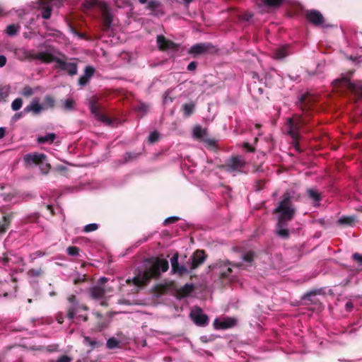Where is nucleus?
Returning <instances> with one entry per match:
<instances>
[{
	"label": "nucleus",
	"instance_id": "f257e3e1",
	"mask_svg": "<svg viewBox=\"0 0 362 362\" xmlns=\"http://www.w3.org/2000/svg\"><path fill=\"white\" fill-rule=\"evenodd\" d=\"M148 265H146L143 270H139L132 279H127V283L131 282L138 287L146 286L152 279H158L160 276V272H165L169 268L168 260L160 258H156L154 260L149 259Z\"/></svg>",
	"mask_w": 362,
	"mask_h": 362
},
{
	"label": "nucleus",
	"instance_id": "f03ea898",
	"mask_svg": "<svg viewBox=\"0 0 362 362\" xmlns=\"http://www.w3.org/2000/svg\"><path fill=\"white\" fill-rule=\"evenodd\" d=\"M19 52H22L23 54V59H39L44 63L55 62V68L59 69L63 71H66L70 76H74L78 72V65L74 62H66L65 56H62V58H59L54 54V53L46 51L40 52L37 54H32L30 52L21 49L18 50Z\"/></svg>",
	"mask_w": 362,
	"mask_h": 362
},
{
	"label": "nucleus",
	"instance_id": "7ed1b4c3",
	"mask_svg": "<svg viewBox=\"0 0 362 362\" xmlns=\"http://www.w3.org/2000/svg\"><path fill=\"white\" fill-rule=\"evenodd\" d=\"M291 198L292 194L290 192H285L274 209V214L279 222L277 226H281L294 217L296 209L291 203Z\"/></svg>",
	"mask_w": 362,
	"mask_h": 362
},
{
	"label": "nucleus",
	"instance_id": "20e7f679",
	"mask_svg": "<svg viewBox=\"0 0 362 362\" xmlns=\"http://www.w3.org/2000/svg\"><path fill=\"white\" fill-rule=\"evenodd\" d=\"M84 6L86 9H91L95 7L99 9L102 13L104 26L107 29L110 27L112 24V15L107 4L97 0L95 1H87L85 3Z\"/></svg>",
	"mask_w": 362,
	"mask_h": 362
},
{
	"label": "nucleus",
	"instance_id": "39448f33",
	"mask_svg": "<svg viewBox=\"0 0 362 362\" xmlns=\"http://www.w3.org/2000/svg\"><path fill=\"white\" fill-rule=\"evenodd\" d=\"M334 85L344 86L362 100V82L352 83L349 78H343L336 80Z\"/></svg>",
	"mask_w": 362,
	"mask_h": 362
},
{
	"label": "nucleus",
	"instance_id": "423d86ee",
	"mask_svg": "<svg viewBox=\"0 0 362 362\" xmlns=\"http://www.w3.org/2000/svg\"><path fill=\"white\" fill-rule=\"evenodd\" d=\"M69 305L67 306V317L69 320H73L76 313L80 310H87L88 307L80 304L75 295H71L68 299Z\"/></svg>",
	"mask_w": 362,
	"mask_h": 362
},
{
	"label": "nucleus",
	"instance_id": "0eeeda50",
	"mask_svg": "<svg viewBox=\"0 0 362 362\" xmlns=\"http://www.w3.org/2000/svg\"><path fill=\"white\" fill-rule=\"evenodd\" d=\"M303 122H304L303 119L300 117L289 118L288 119V133L294 141H297L298 139L299 129L300 125L303 124Z\"/></svg>",
	"mask_w": 362,
	"mask_h": 362
},
{
	"label": "nucleus",
	"instance_id": "6e6552de",
	"mask_svg": "<svg viewBox=\"0 0 362 362\" xmlns=\"http://www.w3.org/2000/svg\"><path fill=\"white\" fill-rule=\"evenodd\" d=\"M245 164L244 160L240 156L232 158L226 166V170L233 174L242 172Z\"/></svg>",
	"mask_w": 362,
	"mask_h": 362
},
{
	"label": "nucleus",
	"instance_id": "1a4fd4ad",
	"mask_svg": "<svg viewBox=\"0 0 362 362\" xmlns=\"http://www.w3.org/2000/svg\"><path fill=\"white\" fill-rule=\"evenodd\" d=\"M204 250H197L191 257L190 269H195L202 265L206 259Z\"/></svg>",
	"mask_w": 362,
	"mask_h": 362
},
{
	"label": "nucleus",
	"instance_id": "9d476101",
	"mask_svg": "<svg viewBox=\"0 0 362 362\" xmlns=\"http://www.w3.org/2000/svg\"><path fill=\"white\" fill-rule=\"evenodd\" d=\"M190 317L198 326L204 327L209 323L208 316L203 313L202 310L199 308L196 311H192L190 313Z\"/></svg>",
	"mask_w": 362,
	"mask_h": 362
},
{
	"label": "nucleus",
	"instance_id": "9b49d317",
	"mask_svg": "<svg viewBox=\"0 0 362 362\" xmlns=\"http://www.w3.org/2000/svg\"><path fill=\"white\" fill-rule=\"evenodd\" d=\"M24 160L27 165H43L46 161V156L43 153H28L25 156Z\"/></svg>",
	"mask_w": 362,
	"mask_h": 362
},
{
	"label": "nucleus",
	"instance_id": "f8f14e48",
	"mask_svg": "<svg viewBox=\"0 0 362 362\" xmlns=\"http://www.w3.org/2000/svg\"><path fill=\"white\" fill-rule=\"evenodd\" d=\"M158 46L161 50H175L177 49V45L170 40H167L163 35H158L157 37Z\"/></svg>",
	"mask_w": 362,
	"mask_h": 362
},
{
	"label": "nucleus",
	"instance_id": "ddd939ff",
	"mask_svg": "<svg viewBox=\"0 0 362 362\" xmlns=\"http://www.w3.org/2000/svg\"><path fill=\"white\" fill-rule=\"evenodd\" d=\"M44 110L43 105L40 103V99L35 98L30 103V104L26 106L24 110V113H28L32 112L34 115L40 113Z\"/></svg>",
	"mask_w": 362,
	"mask_h": 362
},
{
	"label": "nucleus",
	"instance_id": "4468645a",
	"mask_svg": "<svg viewBox=\"0 0 362 362\" xmlns=\"http://www.w3.org/2000/svg\"><path fill=\"white\" fill-rule=\"evenodd\" d=\"M237 320L235 318L228 317L222 321L216 319L214 321V326L215 329H226L234 327L236 325Z\"/></svg>",
	"mask_w": 362,
	"mask_h": 362
},
{
	"label": "nucleus",
	"instance_id": "2eb2a0df",
	"mask_svg": "<svg viewBox=\"0 0 362 362\" xmlns=\"http://www.w3.org/2000/svg\"><path fill=\"white\" fill-rule=\"evenodd\" d=\"M307 18L309 21L315 25H322L324 18L317 11L310 10L307 12Z\"/></svg>",
	"mask_w": 362,
	"mask_h": 362
},
{
	"label": "nucleus",
	"instance_id": "dca6fc26",
	"mask_svg": "<svg viewBox=\"0 0 362 362\" xmlns=\"http://www.w3.org/2000/svg\"><path fill=\"white\" fill-rule=\"evenodd\" d=\"M211 45L209 43H200L193 45L190 49L189 52L192 54H199L204 53L209 50L211 47Z\"/></svg>",
	"mask_w": 362,
	"mask_h": 362
},
{
	"label": "nucleus",
	"instance_id": "f3484780",
	"mask_svg": "<svg viewBox=\"0 0 362 362\" xmlns=\"http://www.w3.org/2000/svg\"><path fill=\"white\" fill-rule=\"evenodd\" d=\"M194 286L192 284H186L182 287L177 290V297L178 298H183L187 297L194 291Z\"/></svg>",
	"mask_w": 362,
	"mask_h": 362
},
{
	"label": "nucleus",
	"instance_id": "a211bd4d",
	"mask_svg": "<svg viewBox=\"0 0 362 362\" xmlns=\"http://www.w3.org/2000/svg\"><path fill=\"white\" fill-rule=\"evenodd\" d=\"M288 49V45H285L278 47L273 54V58L275 59H283L290 54Z\"/></svg>",
	"mask_w": 362,
	"mask_h": 362
},
{
	"label": "nucleus",
	"instance_id": "6ab92c4d",
	"mask_svg": "<svg viewBox=\"0 0 362 362\" xmlns=\"http://www.w3.org/2000/svg\"><path fill=\"white\" fill-rule=\"evenodd\" d=\"M83 344L90 346L88 352H90L93 349L100 347L101 346H103V342L97 341L95 339H92L90 337L83 336Z\"/></svg>",
	"mask_w": 362,
	"mask_h": 362
},
{
	"label": "nucleus",
	"instance_id": "aec40b11",
	"mask_svg": "<svg viewBox=\"0 0 362 362\" xmlns=\"http://www.w3.org/2000/svg\"><path fill=\"white\" fill-rule=\"evenodd\" d=\"M89 107H90V110L91 111L92 114H93L98 120L102 121L105 123H107V124L110 123V122H109L108 119L106 117V116H105L103 114H100L99 112V111L98 110L97 105L94 101L90 102Z\"/></svg>",
	"mask_w": 362,
	"mask_h": 362
},
{
	"label": "nucleus",
	"instance_id": "412c9836",
	"mask_svg": "<svg viewBox=\"0 0 362 362\" xmlns=\"http://www.w3.org/2000/svg\"><path fill=\"white\" fill-rule=\"evenodd\" d=\"M90 296L94 299H100L104 297L105 291L103 288L95 286L90 289Z\"/></svg>",
	"mask_w": 362,
	"mask_h": 362
},
{
	"label": "nucleus",
	"instance_id": "4be33fe9",
	"mask_svg": "<svg viewBox=\"0 0 362 362\" xmlns=\"http://www.w3.org/2000/svg\"><path fill=\"white\" fill-rule=\"evenodd\" d=\"M2 197L4 201L6 202H11L13 204L18 203L21 199V197L15 192L3 194Z\"/></svg>",
	"mask_w": 362,
	"mask_h": 362
},
{
	"label": "nucleus",
	"instance_id": "5701e85b",
	"mask_svg": "<svg viewBox=\"0 0 362 362\" xmlns=\"http://www.w3.org/2000/svg\"><path fill=\"white\" fill-rule=\"evenodd\" d=\"M56 138L54 133H48L45 136H38L37 141L39 144L52 143Z\"/></svg>",
	"mask_w": 362,
	"mask_h": 362
},
{
	"label": "nucleus",
	"instance_id": "b1692460",
	"mask_svg": "<svg viewBox=\"0 0 362 362\" xmlns=\"http://www.w3.org/2000/svg\"><path fill=\"white\" fill-rule=\"evenodd\" d=\"M206 135L205 129L202 128L200 126H196L193 129V136L195 139H201Z\"/></svg>",
	"mask_w": 362,
	"mask_h": 362
},
{
	"label": "nucleus",
	"instance_id": "393cba45",
	"mask_svg": "<svg viewBox=\"0 0 362 362\" xmlns=\"http://www.w3.org/2000/svg\"><path fill=\"white\" fill-rule=\"evenodd\" d=\"M338 223L341 225H351L355 224L356 217L355 216H343L338 220Z\"/></svg>",
	"mask_w": 362,
	"mask_h": 362
},
{
	"label": "nucleus",
	"instance_id": "a878e982",
	"mask_svg": "<svg viewBox=\"0 0 362 362\" xmlns=\"http://www.w3.org/2000/svg\"><path fill=\"white\" fill-rule=\"evenodd\" d=\"M168 287L167 284H156L153 287V291L157 295H163L167 293Z\"/></svg>",
	"mask_w": 362,
	"mask_h": 362
},
{
	"label": "nucleus",
	"instance_id": "bb28decb",
	"mask_svg": "<svg viewBox=\"0 0 362 362\" xmlns=\"http://www.w3.org/2000/svg\"><path fill=\"white\" fill-rule=\"evenodd\" d=\"M179 255L177 252L175 253L170 259L172 272L175 273L179 267L180 266L178 262Z\"/></svg>",
	"mask_w": 362,
	"mask_h": 362
},
{
	"label": "nucleus",
	"instance_id": "cd10ccee",
	"mask_svg": "<svg viewBox=\"0 0 362 362\" xmlns=\"http://www.w3.org/2000/svg\"><path fill=\"white\" fill-rule=\"evenodd\" d=\"M11 216L6 215L0 210V226H7L11 223Z\"/></svg>",
	"mask_w": 362,
	"mask_h": 362
},
{
	"label": "nucleus",
	"instance_id": "c85d7f7f",
	"mask_svg": "<svg viewBox=\"0 0 362 362\" xmlns=\"http://www.w3.org/2000/svg\"><path fill=\"white\" fill-rule=\"evenodd\" d=\"M317 292L316 291H310L307 293H305L303 299L305 300L310 301L311 303H313L316 304L317 303V300L316 298Z\"/></svg>",
	"mask_w": 362,
	"mask_h": 362
},
{
	"label": "nucleus",
	"instance_id": "c756f323",
	"mask_svg": "<svg viewBox=\"0 0 362 362\" xmlns=\"http://www.w3.org/2000/svg\"><path fill=\"white\" fill-rule=\"evenodd\" d=\"M308 194L309 197L313 200L315 204H317L320 200V194L313 189H309L308 190Z\"/></svg>",
	"mask_w": 362,
	"mask_h": 362
},
{
	"label": "nucleus",
	"instance_id": "7c9ffc66",
	"mask_svg": "<svg viewBox=\"0 0 362 362\" xmlns=\"http://www.w3.org/2000/svg\"><path fill=\"white\" fill-rule=\"evenodd\" d=\"M55 103L54 99L49 95H47L45 97V103H44V110L47 108L53 107Z\"/></svg>",
	"mask_w": 362,
	"mask_h": 362
},
{
	"label": "nucleus",
	"instance_id": "2f4dec72",
	"mask_svg": "<svg viewBox=\"0 0 362 362\" xmlns=\"http://www.w3.org/2000/svg\"><path fill=\"white\" fill-rule=\"evenodd\" d=\"M255 256V252L252 250H250L243 255L242 259L243 261L251 264L254 261Z\"/></svg>",
	"mask_w": 362,
	"mask_h": 362
},
{
	"label": "nucleus",
	"instance_id": "473e14b6",
	"mask_svg": "<svg viewBox=\"0 0 362 362\" xmlns=\"http://www.w3.org/2000/svg\"><path fill=\"white\" fill-rule=\"evenodd\" d=\"M119 341L115 337L107 339L106 346L109 349H113L119 346Z\"/></svg>",
	"mask_w": 362,
	"mask_h": 362
},
{
	"label": "nucleus",
	"instance_id": "72a5a7b5",
	"mask_svg": "<svg viewBox=\"0 0 362 362\" xmlns=\"http://www.w3.org/2000/svg\"><path fill=\"white\" fill-rule=\"evenodd\" d=\"M43 271L41 268L30 269L27 272V274L30 277H37L42 274Z\"/></svg>",
	"mask_w": 362,
	"mask_h": 362
},
{
	"label": "nucleus",
	"instance_id": "f704fd0d",
	"mask_svg": "<svg viewBox=\"0 0 362 362\" xmlns=\"http://www.w3.org/2000/svg\"><path fill=\"white\" fill-rule=\"evenodd\" d=\"M267 6L276 7L279 6L283 1V0H260Z\"/></svg>",
	"mask_w": 362,
	"mask_h": 362
},
{
	"label": "nucleus",
	"instance_id": "c9c22d12",
	"mask_svg": "<svg viewBox=\"0 0 362 362\" xmlns=\"http://www.w3.org/2000/svg\"><path fill=\"white\" fill-rule=\"evenodd\" d=\"M74 100L72 98H67L64 101V108L66 110H71L74 108Z\"/></svg>",
	"mask_w": 362,
	"mask_h": 362
},
{
	"label": "nucleus",
	"instance_id": "e433bc0d",
	"mask_svg": "<svg viewBox=\"0 0 362 362\" xmlns=\"http://www.w3.org/2000/svg\"><path fill=\"white\" fill-rule=\"evenodd\" d=\"M18 30H19V26L13 25V24L9 25L6 28V33L8 35L12 36V35H16L18 32Z\"/></svg>",
	"mask_w": 362,
	"mask_h": 362
},
{
	"label": "nucleus",
	"instance_id": "4c0bfd02",
	"mask_svg": "<svg viewBox=\"0 0 362 362\" xmlns=\"http://www.w3.org/2000/svg\"><path fill=\"white\" fill-rule=\"evenodd\" d=\"M194 109V105L193 103H185L183 105V110L185 115L189 116L191 115Z\"/></svg>",
	"mask_w": 362,
	"mask_h": 362
},
{
	"label": "nucleus",
	"instance_id": "58836bf2",
	"mask_svg": "<svg viewBox=\"0 0 362 362\" xmlns=\"http://www.w3.org/2000/svg\"><path fill=\"white\" fill-rule=\"evenodd\" d=\"M10 93V86H4L0 88V98L5 99Z\"/></svg>",
	"mask_w": 362,
	"mask_h": 362
},
{
	"label": "nucleus",
	"instance_id": "ea45409f",
	"mask_svg": "<svg viewBox=\"0 0 362 362\" xmlns=\"http://www.w3.org/2000/svg\"><path fill=\"white\" fill-rule=\"evenodd\" d=\"M173 92L172 89L168 90L163 97V103L168 104L172 103L175 98V97L171 96V93Z\"/></svg>",
	"mask_w": 362,
	"mask_h": 362
},
{
	"label": "nucleus",
	"instance_id": "a19ab883",
	"mask_svg": "<svg viewBox=\"0 0 362 362\" xmlns=\"http://www.w3.org/2000/svg\"><path fill=\"white\" fill-rule=\"evenodd\" d=\"M276 234L283 238H287L289 235V232L286 228H280L276 230Z\"/></svg>",
	"mask_w": 362,
	"mask_h": 362
},
{
	"label": "nucleus",
	"instance_id": "79ce46f5",
	"mask_svg": "<svg viewBox=\"0 0 362 362\" xmlns=\"http://www.w3.org/2000/svg\"><path fill=\"white\" fill-rule=\"evenodd\" d=\"M23 101L21 98L15 99L11 103V108L14 111L20 110L22 107Z\"/></svg>",
	"mask_w": 362,
	"mask_h": 362
},
{
	"label": "nucleus",
	"instance_id": "37998d69",
	"mask_svg": "<svg viewBox=\"0 0 362 362\" xmlns=\"http://www.w3.org/2000/svg\"><path fill=\"white\" fill-rule=\"evenodd\" d=\"M67 253L70 256H78L79 255V248L76 246H70L67 247Z\"/></svg>",
	"mask_w": 362,
	"mask_h": 362
},
{
	"label": "nucleus",
	"instance_id": "c03bdc74",
	"mask_svg": "<svg viewBox=\"0 0 362 362\" xmlns=\"http://www.w3.org/2000/svg\"><path fill=\"white\" fill-rule=\"evenodd\" d=\"M107 325L104 321H99L95 325V330L98 332H101L105 327H107Z\"/></svg>",
	"mask_w": 362,
	"mask_h": 362
},
{
	"label": "nucleus",
	"instance_id": "a18cd8bd",
	"mask_svg": "<svg viewBox=\"0 0 362 362\" xmlns=\"http://www.w3.org/2000/svg\"><path fill=\"white\" fill-rule=\"evenodd\" d=\"M94 73L95 69L91 66H88L86 67L83 74H85L87 77L90 78L94 74Z\"/></svg>",
	"mask_w": 362,
	"mask_h": 362
},
{
	"label": "nucleus",
	"instance_id": "49530a36",
	"mask_svg": "<svg viewBox=\"0 0 362 362\" xmlns=\"http://www.w3.org/2000/svg\"><path fill=\"white\" fill-rule=\"evenodd\" d=\"M352 259L356 262L359 266H362V255L358 252L352 255Z\"/></svg>",
	"mask_w": 362,
	"mask_h": 362
},
{
	"label": "nucleus",
	"instance_id": "de8ad7c7",
	"mask_svg": "<svg viewBox=\"0 0 362 362\" xmlns=\"http://www.w3.org/2000/svg\"><path fill=\"white\" fill-rule=\"evenodd\" d=\"M189 273V270L185 265H180L175 274H178L180 276H183Z\"/></svg>",
	"mask_w": 362,
	"mask_h": 362
},
{
	"label": "nucleus",
	"instance_id": "09e8293b",
	"mask_svg": "<svg viewBox=\"0 0 362 362\" xmlns=\"http://www.w3.org/2000/svg\"><path fill=\"white\" fill-rule=\"evenodd\" d=\"M233 272V269L231 267H228L226 270L221 271L220 274V276L221 279H227L230 276Z\"/></svg>",
	"mask_w": 362,
	"mask_h": 362
},
{
	"label": "nucleus",
	"instance_id": "8fccbe9b",
	"mask_svg": "<svg viewBox=\"0 0 362 362\" xmlns=\"http://www.w3.org/2000/svg\"><path fill=\"white\" fill-rule=\"evenodd\" d=\"M51 8L49 6H45L43 8L42 16L45 19H49L51 16Z\"/></svg>",
	"mask_w": 362,
	"mask_h": 362
},
{
	"label": "nucleus",
	"instance_id": "3c124183",
	"mask_svg": "<svg viewBox=\"0 0 362 362\" xmlns=\"http://www.w3.org/2000/svg\"><path fill=\"white\" fill-rule=\"evenodd\" d=\"M159 6L160 3L156 1H151L148 4V8L152 11H154L156 8H158Z\"/></svg>",
	"mask_w": 362,
	"mask_h": 362
},
{
	"label": "nucleus",
	"instance_id": "603ef678",
	"mask_svg": "<svg viewBox=\"0 0 362 362\" xmlns=\"http://www.w3.org/2000/svg\"><path fill=\"white\" fill-rule=\"evenodd\" d=\"M89 78L83 74L78 79V84L81 86H85L89 81Z\"/></svg>",
	"mask_w": 362,
	"mask_h": 362
},
{
	"label": "nucleus",
	"instance_id": "864d4df0",
	"mask_svg": "<svg viewBox=\"0 0 362 362\" xmlns=\"http://www.w3.org/2000/svg\"><path fill=\"white\" fill-rule=\"evenodd\" d=\"M179 220V217L177 216H171V217H168L167 218H165L164 220V223L165 224H171V223H176L177 221Z\"/></svg>",
	"mask_w": 362,
	"mask_h": 362
},
{
	"label": "nucleus",
	"instance_id": "5fc2aeb1",
	"mask_svg": "<svg viewBox=\"0 0 362 362\" xmlns=\"http://www.w3.org/2000/svg\"><path fill=\"white\" fill-rule=\"evenodd\" d=\"M33 93V90L29 86L25 87L22 91V95H23L24 96H27V97L31 95Z\"/></svg>",
	"mask_w": 362,
	"mask_h": 362
},
{
	"label": "nucleus",
	"instance_id": "6e6d98bb",
	"mask_svg": "<svg viewBox=\"0 0 362 362\" xmlns=\"http://www.w3.org/2000/svg\"><path fill=\"white\" fill-rule=\"evenodd\" d=\"M158 133L156 132H153L150 134L148 136V140L150 142L153 143L156 141L158 139Z\"/></svg>",
	"mask_w": 362,
	"mask_h": 362
},
{
	"label": "nucleus",
	"instance_id": "4d7b16f0",
	"mask_svg": "<svg viewBox=\"0 0 362 362\" xmlns=\"http://www.w3.org/2000/svg\"><path fill=\"white\" fill-rule=\"evenodd\" d=\"M226 264L228 265H230V266L233 267L243 268V269L245 268V265L243 264H242V263H235V262H230V261H227Z\"/></svg>",
	"mask_w": 362,
	"mask_h": 362
},
{
	"label": "nucleus",
	"instance_id": "13d9d810",
	"mask_svg": "<svg viewBox=\"0 0 362 362\" xmlns=\"http://www.w3.org/2000/svg\"><path fill=\"white\" fill-rule=\"evenodd\" d=\"M71 358L66 355H63V356H60L57 360V362H71Z\"/></svg>",
	"mask_w": 362,
	"mask_h": 362
},
{
	"label": "nucleus",
	"instance_id": "bf43d9fd",
	"mask_svg": "<svg viewBox=\"0 0 362 362\" xmlns=\"http://www.w3.org/2000/svg\"><path fill=\"white\" fill-rule=\"evenodd\" d=\"M354 308V304L351 301H348L345 305L346 310L350 312Z\"/></svg>",
	"mask_w": 362,
	"mask_h": 362
},
{
	"label": "nucleus",
	"instance_id": "052dcab7",
	"mask_svg": "<svg viewBox=\"0 0 362 362\" xmlns=\"http://www.w3.org/2000/svg\"><path fill=\"white\" fill-rule=\"evenodd\" d=\"M197 67V64L194 62H190L187 66V69L189 71H194Z\"/></svg>",
	"mask_w": 362,
	"mask_h": 362
},
{
	"label": "nucleus",
	"instance_id": "680f3d73",
	"mask_svg": "<svg viewBox=\"0 0 362 362\" xmlns=\"http://www.w3.org/2000/svg\"><path fill=\"white\" fill-rule=\"evenodd\" d=\"M148 110V107L144 105V104H141L139 107H138V111L139 112H146Z\"/></svg>",
	"mask_w": 362,
	"mask_h": 362
},
{
	"label": "nucleus",
	"instance_id": "e2e57ef3",
	"mask_svg": "<svg viewBox=\"0 0 362 362\" xmlns=\"http://www.w3.org/2000/svg\"><path fill=\"white\" fill-rule=\"evenodd\" d=\"M6 63V58L4 55H0V67H3Z\"/></svg>",
	"mask_w": 362,
	"mask_h": 362
},
{
	"label": "nucleus",
	"instance_id": "0e129e2a",
	"mask_svg": "<svg viewBox=\"0 0 362 362\" xmlns=\"http://www.w3.org/2000/svg\"><path fill=\"white\" fill-rule=\"evenodd\" d=\"M45 255V252L40 251V250H38V251H36L35 252H34L32 255L34 256L32 259H34L35 258H36L37 257H41V256H43Z\"/></svg>",
	"mask_w": 362,
	"mask_h": 362
},
{
	"label": "nucleus",
	"instance_id": "69168bd1",
	"mask_svg": "<svg viewBox=\"0 0 362 362\" xmlns=\"http://www.w3.org/2000/svg\"><path fill=\"white\" fill-rule=\"evenodd\" d=\"M98 228H83V232L84 233H89V232H91V231H93L95 230H96Z\"/></svg>",
	"mask_w": 362,
	"mask_h": 362
},
{
	"label": "nucleus",
	"instance_id": "338daca9",
	"mask_svg": "<svg viewBox=\"0 0 362 362\" xmlns=\"http://www.w3.org/2000/svg\"><path fill=\"white\" fill-rule=\"evenodd\" d=\"M5 128L0 127V139H2L5 136Z\"/></svg>",
	"mask_w": 362,
	"mask_h": 362
},
{
	"label": "nucleus",
	"instance_id": "774afa93",
	"mask_svg": "<svg viewBox=\"0 0 362 362\" xmlns=\"http://www.w3.org/2000/svg\"><path fill=\"white\" fill-rule=\"evenodd\" d=\"M100 304L101 306H103V307H107L108 305L107 302L106 300H102L100 303Z\"/></svg>",
	"mask_w": 362,
	"mask_h": 362
}]
</instances>
